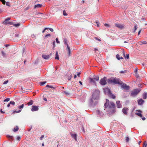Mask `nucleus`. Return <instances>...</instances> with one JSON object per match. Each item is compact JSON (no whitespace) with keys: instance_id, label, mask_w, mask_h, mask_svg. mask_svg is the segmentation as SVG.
I'll return each mask as SVG.
<instances>
[{"instance_id":"1","label":"nucleus","mask_w":147,"mask_h":147,"mask_svg":"<svg viewBox=\"0 0 147 147\" xmlns=\"http://www.w3.org/2000/svg\"><path fill=\"white\" fill-rule=\"evenodd\" d=\"M108 82L109 84H121L122 81L119 79L116 78H111L109 79Z\"/></svg>"},{"instance_id":"2","label":"nucleus","mask_w":147,"mask_h":147,"mask_svg":"<svg viewBox=\"0 0 147 147\" xmlns=\"http://www.w3.org/2000/svg\"><path fill=\"white\" fill-rule=\"evenodd\" d=\"M106 102L105 104V108H109L110 109L114 108L115 107V104L113 102H109V100L108 99H106Z\"/></svg>"},{"instance_id":"3","label":"nucleus","mask_w":147,"mask_h":147,"mask_svg":"<svg viewBox=\"0 0 147 147\" xmlns=\"http://www.w3.org/2000/svg\"><path fill=\"white\" fill-rule=\"evenodd\" d=\"M140 92V90L138 89H136L131 92V95L132 96H136Z\"/></svg>"},{"instance_id":"4","label":"nucleus","mask_w":147,"mask_h":147,"mask_svg":"<svg viewBox=\"0 0 147 147\" xmlns=\"http://www.w3.org/2000/svg\"><path fill=\"white\" fill-rule=\"evenodd\" d=\"M107 77H104L103 78L101 79L100 82V83L102 85H106L107 83Z\"/></svg>"},{"instance_id":"5","label":"nucleus","mask_w":147,"mask_h":147,"mask_svg":"<svg viewBox=\"0 0 147 147\" xmlns=\"http://www.w3.org/2000/svg\"><path fill=\"white\" fill-rule=\"evenodd\" d=\"M121 85V87L123 89H125L126 90H128L129 88V86H127L126 84L125 83H123L122 82L121 84H119Z\"/></svg>"},{"instance_id":"6","label":"nucleus","mask_w":147,"mask_h":147,"mask_svg":"<svg viewBox=\"0 0 147 147\" xmlns=\"http://www.w3.org/2000/svg\"><path fill=\"white\" fill-rule=\"evenodd\" d=\"M115 26L119 28L120 29H122L124 28V26L122 24H115Z\"/></svg>"},{"instance_id":"7","label":"nucleus","mask_w":147,"mask_h":147,"mask_svg":"<svg viewBox=\"0 0 147 147\" xmlns=\"http://www.w3.org/2000/svg\"><path fill=\"white\" fill-rule=\"evenodd\" d=\"M10 18H8L5 20V21L3 22V23H4L5 24L7 25V24H12V23L11 22H9L8 21L10 20Z\"/></svg>"},{"instance_id":"8","label":"nucleus","mask_w":147,"mask_h":147,"mask_svg":"<svg viewBox=\"0 0 147 147\" xmlns=\"http://www.w3.org/2000/svg\"><path fill=\"white\" fill-rule=\"evenodd\" d=\"M38 106H36L33 105L32 106L31 111H38Z\"/></svg>"},{"instance_id":"9","label":"nucleus","mask_w":147,"mask_h":147,"mask_svg":"<svg viewBox=\"0 0 147 147\" xmlns=\"http://www.w3.org/2000/svg\"><path fill=\"white\" fill-rule=\"evenodd\" d=\"M104 91L105 94H109L111 92L110 90L108 88H105L104 89Z\"/></svg>"},{"instance_id":"10","label":"nucleus","mask_w":147,"mask_h":147,"mask_svg":"<svg viewBox=\"0 0 147 147\" xmlns=\"http://www.w3.org/2000/svg\"><path fill=\"white\" fill-rule=\"evenodd\" d=\"M88 80L89 82L91 84H96V82L95 80L93 78H89L88 79Z\"/></svg>"},{"instance_id":"11","label":"nucleus","mask_w":147,"mask_h":147,"mask_svg":"<svg viewBox=\"0 0 147 147\" xmlns=\"http://www.w3.org/2000/svg\"><path fill=\"white\" fill-rule=\"evenodd\" d=\"M128 109L127 108H124L122 109V111L124 114L125 115H127V111Z\"/></svg>"},{"instance_id":"12","label":"nucleus","mask_w":147,"mask_h":147,"mask_svg":"<svg viewBox=\"0 0 147 147\" xmlns=\"http://www.w3.org/2000/svg\"><path fill=\"white\" fill-rule=\"evenodd\" d=\"M42 57L44 59H47L49 58V55H42Z\"/></svg>"},{"instance_id":"13","label":"nucleus","mask_w":147,"mask_h":147,"mask_svg":"<svg viewBox=\"0 0 147 147\" xmlns=\"http://www.w3.org/2000/svg\"><path fill=\"white\" fill-rule=\"evenodd\" d=\"M134 73L135 74V76L137 78H138L139 77V75L138 73V71L137 68H136L134 71Z\"/></svg>"},{"instance_id":"14","label":"nucleus","mask_w":147,"mask_h":147,"mask_svg":"<svg viewBox=\"0 0 147 147\" xmlns=\"http://www.w3.org/2000/svg\"><path fill=\"white\" fill-rule=\"evenodd\" d=\"M118 108H120L121 107L122 105H121L119 101H117L116 102Z\"/></svg>"},{"instance_id":"15","label":"nucleus","mask_w":147,"mask_h":147,"mask_svg":"<svg viewBox=\"0 0 147 147\" xmlns=\"http://www.w3.org/2000/svg\"><path fill=\"white\" fill-rule=\"evenodd\" d=\"M100 92L98 90H96L95 92L93 93L92 95V98H94V96L95 95V94H97V96H98Z\"/></svg>"},{"instance_id":"16","label":"nucleus","mask_w":147,"mask_h":147,"mask_svg":"<svg viewBox=\"0 0 147 147\" xmlns=\"http://www.w3.org/2000/svg\"><path fill=\"white\" fill-rule=\"evenodd\" d=\"M11 104H12L13 105H14L15 104V102L14 101H11L7 105V106L9 107Z\"/></svg>"},{"instance_id":"17","label":"nucleus","mask_w":147,"mask_h":147,"mask_svg":"<svg viewBox=\"0 0 147 147\" xmlns=\"http://www.w3.org/2000/svg\"><path fill=\"white\" fill-rule=\"evenodd\" d=\"M144 102V101L142 100V99H140L138 101V104L139 105H141Z\"/></svg>"},{"instance_id":"18","label":"nucleus","mask_w":147,"mask_h":147,"mask_svg":"<svg viewBox=\"0 0 147 147\" xmlns=\"http://www.w3.org/2000/svg\"><path fill=\"white\" fill-rule=\"evenodd\" d=\"M109 96L113 99H115V96L113 94H112L111 92V93L109 94Z\"/></svg>"},{"instance_id":"19","label":"nucleus","mask_w":147,"mask_h":147,"mask_svg":"<svg viewBox=\"0 0 147 147\" xmlns=\"http://www.w3.org/2000/svg\"><path fill=\"white\" fill-rule=\"evenodd\" d=\"M34 101L33 100H31L29 102H28L27 103V105H31L33 104Z\"/></svg>"},{"instance_id":"20","label":"nucleus","mask_w":147,"mask_h":147,"mask_svg":"<svg viewBox=\"0 0 147 147\" xmlns=\"http://www.w3.org/2000/svg\"><path fill=\"white\" fill-rule=\"evenodd\" d=\"M116 57L119 60H120L121 59H123V58L122 57H121V56L120 57V55L118 54L116 56Z\"/></svg>"},{"instance_id":"21","label":"nucleus","mask_w":147,"mask_h":147,"mask_svg":"<svg viewBox=\"0 0 147 147\" xmlns=\"http://www.w3.org/2000/svg\"><path fill=\"white\" fill-rule=\"evenodd\" d=\"M67 75H69L70 76H68V78H67L68 80H70L71 78L72 74H71L69 72H68L67 73Z\"/></svg>"},{"instance_id":"22","label":"nucleus","mask_w":147,"mask_h":147,"mask_svg":"<svg viewBox=\"0 0 147 147\" xmlns=\"http://www.w3.org/2000/svg\"><path fill=\"white\" fill-rule=\"evenodd\" d=\"M42 5L41 4H38L37 5H36L34 7V8L35 9L36 8V7L40 8L42 6Z\"/></svg>"},{"instance_id":"23","label":"nucleus","mask_w":147,"mask_h":147,"mask_svg":"<svg viewBox=\"0 0 147 147\" xmlns=\"http://www.w3.org/2000/svg\"><path fill=\"white\" fill-rule=\"evenodd\" d=\"M55 59H58V60L59 59L58 51H57L56 52Z\"/></svg>"},{"instance_id":"24","label":"nucleus","mask_w":147,"mask_h":147,"mask_svg":"<svg viewBox=\"0 0 147 147\" xmlns=\"http://www.w3.org/2000/svg\"><path fill=\"white\" fill-rule=\"evenodd\" d=\"M71 136L74 138L76 141H77V136L76 134H72L71 135Z\"/></svg>"},{"instance_id":"25","label":"nucleus","mask_w":147,"mask_h":147,"mask_svg":"<svg viewBox=\"0 0 147 147\" xmlns=\"http://www.w3.org/2000/svg\"><path fill=\"white\" fill-rule=\"evenodd\" d=\"M147 97V94L146 93L144 92L143 95V98L144 99H145Z\"/></svg>"},{"instance_id":"26","label":"nucleus","mask_w":147,"mask_h":147,"mask_svg":"<svg viewBox=\"0 0 147 147\" xmlns=\"http://www.w3.org/2000/svg\"><path fill=\"white\" fill-rule=\"evenodd\" d=\"M19 129V128L18 126H16L13 129V131L14 132L17 131Z\"/></svg>"},{"instance_id":"27","label":"nucleus","mask_w":147,"mask_h":147,"mask_svg":"<svg viewBox=\"0 0 147 147\" xmlns=\"http://www.w3.org/2000/svg\"><path fill=\"white\" fill-rule=\"evenodd\" d=\"M66 50L68 52V55L69 56H70V55L71 54V49L70 48L68 49H66Z\"/></svg>"},{"instance_id":"28","label":"nucleus","mask_w":147,"mask_h":147,"mask_svg":"<svg viewBox=\"0 0 147 147\" xmlns=\"http://www.w3.org/2000/svg\"><path fill=\"white\" fill-rule=\"evenodd\" d=\"M93 79L95 80L98 81L99 79V77L98 76H95L94 77Z\"/></svg>"},{"instance_id":"29","label":"nucleus","mask_w":147,"mask_h":147,"mask_svg":"<svg viewBox=\"0 0 147 147\" xmlns=\"http://www.w3.org/2000/svg\"><path fill=\"white\" fill-rule=\"evenodd\" d=\"M24 107V105L23 104H22L21 105H19L18 106V109H21L23 108Z\"/></svg>"},{"instance_id":"30","label":"nucleus","mask_w":147,"mask_h":147,"mask_svg":"<svg viewBox=\"0 0 147 147\" xmlns=\"http://www.w3.org/2000/svg\"><path fill=\"white\" fill-rule=\"evenodd\" d=\"M21 111H22V109H20L18 111H13V113H19L21 112Z\"/></svg>"},{"instance_id":"31","label":"nucleus","mask_w":147,"mask_h":147,"mask_svg":"<svg viewBox=\"0 0 147 147\" xmlns=\"http://www.w3.org/2000/svg\"><path fill=\"white\" fill-rule=\"evenodd\" d=\"M46 82H47L46 81L40 82V85L42 86H43Z\"/></svg>"},{"instance_id":"32","label":"nucleus","mask_w":147,"mask_h":147,"mask_svg":"<svg viewBox=\"0 0 147 147\" xmlns=\"http://www.w3.org/2000/svg\"><path fill=\"white\" fill-rule=\"evenodd\" d=\"M140 43H141V44H140L141 45H142V44H146L147 43V42L146 41H141L140 42Z\"/></svg>"},{"instance_id":"33","label":"nucleus","mask_w":147,"mask_h":147,"mask_svg":"<svg viewBox=\"0 0 147 147\" xmlns=\"http://www.w3.org/2000/svg\"><path fill=\"white\" fill-rule=\"evenodd\" d=\"M136 114L138 116H139L141 117H142V115L140 113L138 112V113H136Z\"/></svg>"},{"instance_id":"34","label":"nucleus","mask_w":147,"mask_h":147,"mask_svg":"<svg viewBox=\"0 0 147 147\" xmlns=\"http://www.w3.org/2000/svg\"><path fill=\"white\" fill-rule=\"evenodd\" d=\"M1 53L3 57H5L6 56V53L3 51H1Z\"/></svg>"},{"instance_id":"35","label":"nucleus","mask_w":147,"mask_h":147,"mask_svg":"<svg viewBox=\"0 0 147 147\" xmlns=\"http://www.w3.org/2000/svg\"><path fill=\"white\" fill-rule=\"evenodd\" d=\"M67 39L66 38L64 39V44L66 45H67V44H68L67 43Z\"/></svg>"},{"instance_id":"36","label":"nucleus","mask_w":147,"mask_h":147,"mask_svg":"<svg viewBox=\"0 0 147 147\" xmlns=\"http://www.w3.org/2000/svg\"><path fill=\"white\" fill-rule=\"evenodd\" d=\"M7 137L9 138V139L12 140L13 139V137L12 136H10L9 135H7Z\"/></svg>"},{"instance_id":"37","label":"nucleus","mask_w":147,"mask_h":147,"mask_svg":"<svg viewBox=\"0 0 147 147\" xmlns=\"http://www.w3.org/2000/svg\"><path fill=\"white\" fill-rule=\"evenodd\" d=\"M64 93L67 96H68L69 95V92H66L65 91H64Z\"/></svg>"},{"instance_id":"38","label":"nucleus","mask_w":147,"mask_h":147,"mask_svg":"<svg viewBox=\"0 0 147 147\" xmlns=\"http://www.w3.org/2000/svg\"><path fill=\"white\" fill-rule=\"evenodd\" d=\"M10 99L9 98H7L4 100V102H8L9 101Z\"/></svg>"},{"instance_id":"39","label":"nucleus","mask_w":147,"mask_h":147,"mask_svg":"<svg viewBox=\"0 0 147 147\" xmlns=\"http://www.w3.org/2000/svg\"><path fill=\"white\" fill-rule=\"evenodd\" d=\"M147 145V143L146 142V141H145L144 143L143 147H146Z\"/></svg>"},{"instance_id":"40","label":"nucleus","mask_w":147,"mask_h":147,"mask_svg":"<svg viewBox=\"0 0 147 147\" xmlns=\"http://www.w3.org/2000/svg\"><path fill=\"white\" fill-rule=\"evenodd\" d=\"M15 27H18L20 26V24L19 23H17V24H15L13 25Z\"/></svg>"},{"instance_id":"41","label":"nucleus","mask_w":147,"mask_h":147,"mask_svg":"<svg viewBox=\"0 0 147 147\" xmlns=\"http://www.w3.org/2000/svg\"><path fill=\"white\" fill-rule=\"evenodd\" d=\"M137 28H138V27L137 26H135L134 27V32H135L136 30H137Z\"/></svg>"},{"instance_id":"42","label":"nucleus","mask_w":147,"mask_h":147,"mask_svg":"<svg viewBox=\"0 0 147 147\" xmlns=\"http://www.w3.org/2000/svg\"><path fill=\"white\" fill-rule=\"evenodd\" d=\"M63 14L64 16H66L67 14L65 10H64L63 12Z\"/></svg>"},{"instance_id":"43","label":"nucleus","mask_w":147,"mask_h":147,"mask_svg":"<svg viewBox=\"0 0 147 147\" xmlns=\"http://www.w3.org/2000/svg\"><path fill=\"white\" fill-rule=\"evenodd\" d=\"M0 1H1L2 3L3 4H5V0H0Z\"/></svg>"},{"instance_id":"44","label":"nucleus","mask_w":147,"mask_h":147,"mask_svg":"<svg viewBox=\"0 0 147 147\" xmlns=\"http://www.w3.org/2000/svg\"><path fill=\"white\" fill-rule=\"evenodd\" d=\"M48 29H49L50 30L51 32H53V28H47Z\"/></svg>"},{"instance_id":"45","label":"nucleus","mask_w":147,"mask_h":147,"mask_svg":"<svg viewBox=\"0 0 147 147\" xmlns=\"http://www.w3.org/2000/svg\"><path fill=\"white\" fill-rule=\"evenodd\" d=\"M51 36V35L50 34H46L45 36V38H47V37L48 36Z\"/></svg>"},{"instance_id":"46","label":"nucleus","mask_w":147,"mask_h":147,"mask_svg":"<svg viewBox=\"0 0 147 147\" xmlns=\"http://www.w3.org/2000/svg\"><path fill=\"white\" fill-rule=\"evenodd\" d=\"M129 138L127 137H126V139H125V140H126V142H127L129 141Z\"/></svg>"},{"instance_id":"47","label":"nucleus","mask_w":147,"mask_h":147,"mask_svg":"<svg viewBox=\"0 0 147 147\" xmlns=\"http://www.w3.org/2000/svg\"><path fill=\"white\" fill-rule=\"evenodd\" d=\"M126 72V70H124V71H121L120 72V73L121 74H122V73H125Z\"/></svg>"},{"instance_id":"48","label":"nucleus","mask_w":147,"mask_h":147,"mask_svg":"<svg viewBox=\"0 0 147 147\" xmlns=\"http://www.w3.org/2000/svg\"><path fill=\"white\" fill-rule=\"evenodd\" d=\"M8 82V80H7L4 81L3 83V84H7Z\"/></svg>"},{"instance_id":"49","label":"nucleus","mask_w":147,"mask_h":147,"mask_svg":"<svg viewBox=\"0 0 147 147\" xmlns=\"http://www.w3.org/2000/svg\"><path fill=\"white\" fill-rule=\"evenodd\" d=\"M6 5H7L8 6H10V3L8 2H6Z\"/></svg>"},{"instance_id":"50","label":"nucleus","mask_w":147,"mask_h":147,"mask_svg":"<svg viewBox=\"0 0 147 147\" xmlns=\"http://www.w3.org/2000/svg\"><path fill=\"white\" fill-rule=\"evenodd\" d=\"M95 23H96V24H97V26H99V24H100V23H99V22H95Z\"/></svg>"},{"instance_id":"51","label":"nucleus","mask_w":147,"mask_h":147,"mask_svg":"<svg viewBox=\"0 0 147 147\" xmlns=\"http://www.w3.org/2000/svg\"><path fill=\"white\" fill-rule=\"evenodd\" d=\"M56 41L57 43H60V42L58 40V39L57 38L56 39Z\"/></svg>"},{"instance_id":"52","label":"nucleus","mask_w":147,"mask_h":147,"mask_svg":"<svg viewBox=\"0 0 147 147\" xmlns=\"http://www.w3.org/2000/svg\"><path fill=\"white\" fill-rule=\"evenodd\" d=\"M44 137V136L43 135H42L41 137L40 138V139L41 140H42V138H43Z\"/></svg>"},{"instance_id":"53","label":"nucleus","mask_w":147,"mask_h":147,"mask_svg":"<svg viewBox=\"0 0 147 147\" xmlns=\"http://www.w3.org/2000/svg\"><path fill=\"white\" fill-rule=\"evenodd\" d=\"M20 137L19 136H18L17 137V140H18V141H19L20 139Z\"/></svg>"},{"instance_id":"54","label":"nucleus","mask_w":147,"mask_h":147,"mask_svg":"<svg viewBox=\"0 0 147 147\" xmlns=\"http://www.w3.org/2000/svg\"><path fill=\"white\" fill-rule=\"evenodd\" d=\"M47 29H48L47 28H45L44 30L42 31V32L44 33L46 30H47Z\"/></svg>"},{"instance_id":"55","label":"nucleus","mask_w":147,"mask_h":147,"mask_svg":"<svg viewBox=\"0 0 147 147\" xmlns=\"http://www.w3.org/2000/svg\"><path fill=\"white\" fill-rule=\"evenodd\" d=\"M129 54H127L126 55V58L127 59H128L129 58Z\"/></svg>"},{"instance_id":"56","label":"nucleus","mask_w":147,"mask_h":147,"mask_svg":"<svg viewBox=\"0 0 147 147\" xmlns=\"http://www.w3.org/2000/svg\"><path fill=\"white\" fill-rule=\"evenodd\" d=\"M19 36V34H16L14 35V37H17Z\"/></svg>"},{"instance_id":"57","label":"nucleus","mask_w":147,"mask_h":147,"mask_svg":"<svg viewBox=\"0 0 147 147\" xmlns=\"http://www.w3.org/2000/svg\"><path fill=\"white\" fill-rule=\"evenodd\" d=\"M95 39L96 40H98L99 41H101V40L100 39H99L96 37H95Z\"/></svg>"},{"instance_id":"58","label":"nucleus","mask_w":147,"mask_h":147,"mask_svg":"<svg viewBox=\"0 0 147 147\" xmlns=\"http://www.w3.org/2000/svg\"><path fill=\"white\" fill-rule=\"evenodd\" d=\"M104 25L106 26H109V25L108 24H105Z\"/></svg>"},{"instance_id":"59","label":"nucleus","mask_w":147,"mask_h":147,"mask_svg":"<svg viewBox=\"0 0 147 147\" xmlns=\"http://www.w3.org/2000/svg\"><path fill=\"white\" fill-rule=\"evenodd\" d=\"M80 74H81V73H80V72H78V73L77 74V76H78L79 77V76H80Z\"/></svg>"},{"instance_id":"60","label":"nucleus","mask_w":147,"mask_h":147,"mask_svg":"<svg viewBox=\"0 0 147 147\" xmlns=\"http://www.w3.org/2000/svg\"><path fill=\"white\" fill-rule=\"evenodd\" d=\"M66 46L67 47V49H68V48H70V47L69 46V45L68 44H67V45H66Z\"/></svg>"},{"instance_id":"61","label":"nucleus","mask_w":147,"mask_h":147,"mask_svg":"<svg viewBox=\"0 0 147 147\" xmlns=\"http://www.w3.org/2000/svg\"><path fill=\"white\" fill-rule=\"evenodd\" d=\"M94 51H98V49H96V48H94Z\"/></svg>"},{"instance_id":"62","label":"nucleus","mask_w":147,"mask_h":147,"mask_svg":"<svg viewBox=\"0 0 147 147\" xmlns=\"http://www.w3.org/2000/svg\"><path fill=\"white\" fill-rule=\"evenodd\" d=\"M142 119L143 120H145L146 119L145 118V117H143L142 118Z\"/></svg>"},{"instance_id":"63","label":"nucleus","mask_w":147,"mask_h":147,"mask_svg":"<svg viewBox=\"0 0 147 147\" xmlns=\"http://www.w3.org/2000/svg\"><path fill=\"white\" fill-rule=\"evenodd\" d=\"M55 41H54L53 42V45L54 47H55Z\"/></svg>"},{"instance_id":"64","label":"nucleus","mask_w":147,"mask_h":147,"mask_svg":"<svg viewBox=\"0 0 147 147\" xmlns=\"http://www.w3.org/2000/svg\"><path fill=\"white\" fill-rule=\"evenodd\" d=\"M0 111H1V112L2 113H5V112H3V111H2V109H1Z\"/></svg>"}]
</instances>
